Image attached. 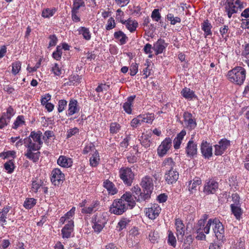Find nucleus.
Wrapping results in <instances>:
<instances>
[{"mask_svg": "<svg viewBox=\"0 0 249 249\" xmlns=\"http://www.w3.org/2000/svg\"><path fill=\"white\" fill-rule=\"evenodd\" d=\"M42 137V133L40 131H31L29 136L25 138L23 141L21 139H19L16 142L15 146L18 147L24 143L26 149L24 152V156L27 159L36 163L38 161L40 156L39 150L43 144Z\"/></svg>", "mask_w": 249, "mask_h": 249, "instance_id": "1", "label": "nucleus"}, {"mask_svg": "<svg viewBox=\"0 0 249 249\" xmlns=\"http://www.w3.org/2000/svg\"><path fill=\"white\" fill-rule=\"evenodd\" d=\"M143 191L139 196L138 200L140 202L148 200L151 196L154 188L153 179L149 176H145L142 178L140 183Z\"/></svg>", "mask_w": 249, "mask_h": 249, "instance_id": "2", "label": "nucleus"}, {"mask_svg": "<svg viewBox=\"0 0 249 249\" xmlns=\"http://www.w3.org/2000/svg\"><path fill=\"white\" fill-rule=\"evenodd\" d=\"M227 76L230 82L238 85H241L246 79V70L242 67H235L228 71Z\"/></svg>", "mask_w": 249, "mask_h": 249, "instance_id": "3", "label": "nucleus"}, {"mask_svg": "<svg viewBox=\"0 0 249 249\" xmlns=\"http://www.w3.org/2000/svg\"><path fill=\"white\" fill-rule=\"evenodd\" d=\"M244 3L240 0H226L224 4V11L229 18L236 14L238 10H242L244 8Z\"/></svg>", "mask_w": 249, "mask_h": 249, "instance_id": "4", "label": "nucleus"}, {"mask_svg": "<svg viewBox=\"0 0 249 249\" xmlns=\"http://www.w3.org/2000/svg\"><path fill=\"white\" fill-rule=\"evenodd\" d=\"M107 221L105 213H97L91 218L92 227L96 233L101 232Z\"/></svg>", "mask_w": 249, "mask_h": 249, "instance_id": "5", "label": "nucleus"}, {"mask_svg": "<svg viewBox=\"0 0 249 249\" xmlns=\"http://www.w3.org/2000/svg\"><path fill=\"white\" fill-rule=\"evenodd\" d=\"M119 176L123 182L128 186H131L134 178V174L131 169L123 167L119 170Z\"/></svg>", "mask_w": 249, "mask_h": 249, "instance_id": "6", "label": "nucleus"}, {"mask_svg": "<svg viewBox=\"0 0 249 249\" xmlns=\"http://www.w3.org/2000/svg\"><path fill=\"white\" fill-rule=\"evenodd\" d=\"M127 205L124 203L120 199L114 200L110 206L109 212L116 215L122 214L127 210Z\"/></svg>", "mask_w": 249, "mask_h": 249, "instance_id": "7", "label": "nucleus"}, {"mask_svg": "<svg viewBox=\"0 0 249 249\" xmlns=\"http://www.w3.org/2000/svg\"><path fill=\"white\" fill-rule=\"evenodd\" d=\"M184 128L189 130L194 129L197 125L195 118L189 112H184L183 114V121L182 123Z\"/></svg>", "mask_w": 249, "mask_h": 249, "instance_id": "8", "label": "nucleus"}, {"mask_svg": "<svg viewBox=\"0 0 249 249\" xmlns=\"http://www.w3.org/2000/svg\"><path fill=\"white\" fill-rule=\"evenodd\" d=\"M172 146V141L169 137L166 138L158 146L157 154L160 157L165 156L170 151Z\"/></svg>", "mask_w": 249, "mask_h": 249, "instance_id": "9", "label": "nucleus"}, {"mask_svg": "<svg viewBox=\"0 0 249 249\" xmlns=\"http://www.w3.org/2000/svg\"><path fill=\"white\" fill-rule=\"evenodd\" d=\"M213 230L217 240L222 242L226 240L224 226L217 218H215V225L213 227Z\"/></svg>", "mask_w": 249, "mask_h": 249, "instance_id": "10", "label": "nucleus"}, {"mask_svg": "<svg viewBox=\"0 0 249 249\" xmlns=\"http://www.w3.org/2000/svg\"><path fill=\"white\" fill-rule=\"evenodd\" d=\"M139 196H136L134 195H132L130 192H126L124 193L120 198L124 203H126L127 208L129 207L132 209L136 204V200H138Z\"/></svg>", "mask_w": 249, "mask_h": 249, "instance_id": "11", "label": "nucleus"}, {"mask_svg": "<svg viewBox=\"0 0 249 249\" xmlns=\"http://www.w3.org/2000/svg\"><path fill=\"white\" fill-rule=\"evenodd\" d=\"M230 141L226 139H222L217 144L214 145V154L216 156L222 155L230 146Z\"/></svg>", "mask_w": 249, "mask_h": 249, "instance_id": "12", "label": "nucleus"}, {"mask_svg": "<svg viewBox=\"0 0 249 249\" xmlns=\"http://www.w3.org/2000/svg\"><path fill=\"white\" fill-rule=\"evenodd\" d=\"M218 183L213 179L207 181L203 187V192L206 195L214 194L217 190Z\"/></svg>", "mask_w": 249, "mask_h": 249, "instance_id": "13", "label": "nucleus"}, {"mask_svg": "<svg viewBox=\"0 0 249 249\" xmlns=\"http://www.w3.org/2000/svg\"><path fill=\"white\" fill-rule=\"evenodd\" d=\"M176 234L179 242H183L185 231V227L183 221L180 219H176L175 222Z\"/></svg>", "mask_w": 249, "mask_h": 249, "instance_id": "14", "label": "nucleus"}, {"mask_svg": "<svg viewBox=\"0 0 249 249\" xmlns=\"http://www.w3.org/2000/svg\"><path fill=\"white\" fill-rule=\"evenodd\" d=\"M200 150L202 155L205 159H209L213 156V147L212 144L206 141H202Z\"/></svg>", "mask_w": 249, "mask_h": 249, "instance_id": "15", "label": "nucleus"}, {"mask_svg": "<svg viewBox=\"0 0 249 249\" xmlns=\"http://www.w3.org/2000/svg\"><path fill=\"white\" fill-rule=\"evenodd\" d=\"M80 107L78 105L77 100L71 98L68 104V108L66 111V115L68 117L71 116L79 112Z\"/></svg>", "mask_w": 249, "mask_h": 249, "instance_id": "16", "label": "nucleus"}, {"mask_svg": "<svg viewBox=\"0 0 249 249\" xmlns=\"http://www.w3.org/2000/svg\"><path fill=\"white\" fill-rule=\"evenodd\" d=\"M193 138L188 141L185 148V152L187 157L193 158L197 155V144L193 141Z\"/></svg>", "mask_w": 249, "mask_h": 249, "instance_id": "17", "label": "nucleus"}, {"mask_svg": "<svg viewBox=\"0 0 249 249\" xmlns=\"http://www.w3.org/2000/svg\"><path fill=\"white\" fill-rule=\"evenodd\" d=\"M51 181L55 185H58L61 181L65 179L64 174L59 168L53 170L51 175Z\"/></svg>", "mask_w": 249, "mask_h": 249, "instance_id": "18", "label": "nucleus"}, {"mask_svg": "<svg viewBox=\"0 0 249 249\" xmlns=\"http://www.w3.org/2000/svg\"><path fill=\"white\" fill-rule=\"evenodd\" d=\"M161 208L157 204H152L150 207L145 209L146 216L151 219H155L160 213Z\"/></svg>", "mask_w": 249, "mask_h": 249, "instance_id": "19", "label": "nucleus"}, {"mask_svg": "<svg viewBox=\"0 0 249 249\" xmlns=\"http://www.w3.org/2000/svg\"><path fill=\"white\" fill-rule=\"evenodd\" d=\"M179 174L176 170H171L166 171L164 178L166 182L169 184H173L177 181L178 178Z\"/></svg>", "mask_w": 249, "mask_h": 249, "instance_id": "20", "label": "nucleus"}, {"mask_svg": "<svg viewBox=\"0 0 249 249\" xmlns=\"http://www.w3.org/2000/svg\"><path fill=\"white\" fill-rule=\"evenodd\" d=\"M74 222L69 220L68 223L61 230V234L63 238H69L71 236L73 231Z\"/></svg>", "mask_w": 249, "mask_h": 249, "instance_id": "21", "label": "nucleus"}, {"mask_svg": "<svg viewBox=\"0 0 249 249\" xmlns=\"http://www.w3.org/2000/svg\"><path fill=\"white\" fill-rule=\"evenodd\" d=\"M100 203L98 200H94L89 206L84 207L81 210V212L85 214H91L100 209Z\"/></svg>", "mask_w": 249, "mask_h": 249, "instance_id": "22", "label": "nucleus"}, {"mask_svg": "<svg viewBox=\"0 0 249 249\" xmlns=\"http://www.w3.org/2000/svg\"><path fill=\"white\" fill-rule=\"evenodd\" d=\"M167 46L164 40L160 38L154 44L152 49L155 51V54L158 55L162 53Z\"/></svg>", "mask_w": 249, "mask_h": 249, "instance_id": "23", "label": "nucleus"}, {"mask_svg": "<svg viewBox=\"0 0 249 249\" xmlns=\"http://www.w3.org/2000/svg\"><path fill=\"white\" fill-rule=\"evenodd\" d=\"M136 95H131L128 97L125 102L124 103L123 108L124 111L128 114H131L132 112V107Z\"/></svg>", "mask_w": 249, "mask_h": 249, "instance_id": "24", "label": "nucleus"}, {"mask_svg": "<svg viewBox=\"0 0 249 249\" xmlns=\"http://www.w3.org/2000/svg\"><path fill=\"white\" fill-rule=\"evenodd\" d=\"M72 160L65 156H60L57 160V163L62 167L69 168L72 165Z\"/></svg>", "mask_w": 249, "mask_h": 249, "instance_id": "25", "label": "nucleus"}, {"mask_svg": "<svg viewBox=\"0 0 249 249\" xmlns=\"http://www.w3.org/2000/svg\"><path fill=\"white\" fill-rule=\"evenodd\" d=\"M103 186L107 189L109 195H114L117 194L118 192V190L115 187V184L108 179H106L104 181Z\"/></svg>", "mask_w": 249, "mask_h": 249, "instance_id": "26", "label": "nucleus"}, {"mask_svg": "<svg viewBox=\"0 0 249 249\" xmlns=\"http://www.w3.org/2000/svg\"><path fill=\"white\" fill-rule=\"evenodd\" d=\"M201 29L204 32L205 37H209L212 36V25L208 19L203 21L201 23Z\"/></svg>", "mask_w": 249, "mask_h": 249, "instance_id": "27", "label": "nucleus"}, {"mask_svg": "<svg viewBox=\"0 0 249 249\" xmlns=\"http://www.w3.org/2000/svg\"><path fill=\"white\" fill-rule=\"evenodd\" d=\"M186 134V132L184 129L182 130L173 140L174 147L175 149H178L182 143L184 136Z\"/></svg>", "mask_w": 249, "mask_h": 249, "instance_id": "28", "label": "nucleus"}, {"mask_svg": "<svg viewBox=\"0 0 249 249\" xmlns=\"http://www.w3.org/2000/svg\"><path fill=\"white\" fill-rule=\"evenodd\" d=\"M180 93L184 98L188 100L197 99V96L195 94L194 91L191 90L189 88H184L182 89Z\"/></svg>", "mask_w": 249, "mask_h": 249, "instance_id": "29", "label": "nucleus"}, {"mask_svg": "<svg viewBox=\"0 0 249 249\" xmlns=\"http://www.w3.org/2000/svg\"><path fill=\"white\" fill-rule=\"evenodd\" d=\"M161 166L166 171L169 170H175L174 167L176 166V163L171 158H165L163 161Z\"/></svg>", "mask_w": 249, "mask_h": 249, "instance_id": "30", "label": "nucleus"}, {"mask_svg": "<svg viewBox=\"0 0 249 249\" xmlns=\"http://www.w3.org/2000/svg\"><path fill=\"white\" fill-rule=\"evenodd\" d=\"M114 38L119 41L121 45L125 44L128 41V38L122 31L115 32L114 34Z\"/></svg>", "mask_w": 249, "mask_h": 249, "instance_id": "31", "label": "nucleus"}, {"mask_svg": "<svg viewBox=\"0 0 249 249\" xmlns=\"http://www.w3.org/2000/svg\"><path fill=\"white\" fill-rule=\"evenodd\" d=\"M124 25L128 30H129L131 33H133L138 27V23L135 20L128 18L127 20H125Z\"/></svg>", "mask_w": 249, "mask_h": 249, "instance_id": "32", "label": "nucleus"}, {"mask_svg": "<svg viewBox=\"0 0 249 249\" xmlns=\"http://www.w3.org/2000/svg\"><path fill=\"white\" fill-rule=\"evenodd\" d=\"M201 183V180L199 178H195L193 180L189 182L188 190L191 194L195 193L196 191V187Z\"/></svg>", "mask_w": 249, "mask_h": 249, "instance_id": "33", "label": "nucleus"}, {"mask_svg": "<svg viewBox=\"0 0 249 249\" xmlns=\"http://www.w3.org/2000/svg\"><path fill=\"white\" fill-rule=\"evenodd\" d=\"M231 213L234 215L236 219L241 218L243 213V210L241 208V205H230Z\"/></svg>", "mask_w": 249, "mask_h": 249, "instance_id": "34", "label": "nucleus"}, {"mask_svg": "<svg viewBox=\"0 0 249 249\" xmlns=\"http://www.w3.org/2000/svg\"><path fill=\"white\" fill-rule=\"evenodd\" d=\"M79 35H82L83 38L89 41L91 39V34L89 28L85 27H80L78 29Z\"/></svg>", "mask_w": 249, "mask_h": 249, "instance_id": "35", "label": "nucleus"}, {"mask_svg": "<svg viewBox=\"0 0 249 249\" xmlns=\"http://www.w3.org/2000/svg\"><path fill=\"white\" fill-rule=\"evenodd\" d=\"M140 117L142 123H146L149 124H151L155 118L154 114L152 113L140 114Z\"/></svg>", "mask_w": 249, "mask_h": 249, "instance_id": "36", "label": "nucleus"}, {"mask_svg": "<svg viewBox=\"0 0 249 249\" xmlns=\"http://www.w3.org/2000/svg\"><path fill=\"white\" fill-rule=\"evenodd\" d=\"M207 218V216H204L203 219H200L197 223L194 226L193 229L194 233H198L200 231H204V226H205V221Z\"/></svg>", "mask_w": 249, "mask_h": 249, "instance_id": "37", "label": "nucleus"}, {"mask_svg": "<svg viewBox=\"0 0 249 249\" xmlns=\"http://www.w3.org/2000/svg\"><path fill=\"white\" fill-rule=\"evenodd\" d=\"M25 125V121L24 116L23 115H18L15 120L12 128L14 129H17L19 127Z\"/></svg>", "mask_w": 249, "mask_h": 249, "instance_id": "38", "label": "nucleus"}, {"mask_svg": "<svg viewBox=\"0 0 249 249\" xmlns=\"http://www.w3.org/2000/svg\"><path fill=\"white\" fill-rule=\"evenodd\" d=\"M44 182L41 179H36L32 182L31 191L36 193L39 191L40 188L43 187Z\"/></svg>", "mask_w": 249, "mask_h": 249, "instance_id": "39", "label": "nucleus"}, {"mask_svg": "<svg viewBox=\"0 0 249 249\" xmlns=\"http://www.w3.org/2000/svg\"><path fill=\"white\" fill-rule=\"evenodd\" d=\"M99 161L100 157L99 153L97 150H95L94 153L92 154L91 157L90 158V165L92 167H96L99 164Z\"/></svg>", "mask_w": 249, "mask_h": 249, "instance_id": "40", "label": "nucleus"}, {"mask_svg": "<svg viewBox=\"0 0 249 249\" xmlns=\"http://www.w3.org/2000/svg\"><path fill=\"white\" fill-rule=\"evenodd\" d=\"M37 200L34 198H27L24 202V207L28 210L33 208L36 204Z\"/></svg>", "mask_w": 249, "mask_h": 249, "instance_id": "41", "label": "nucleus"}, {"mask_svg": "<svg viewBox=\"0 0 249 249\" xmlns=\"http://www.w3.org/2000/svg\"><path fill=\"white\" fill-rule=\"evenodd\" d=\"M56 11L55 8H46L42 10L41 16L44 18H50L54 15Z\"/></svg>", "mask_w": 249, "mask_h": 249, "instance_id": "42", "label": "nucleus"}, {"mask_svg": "<svg viewBox=\"0 0 249 249\" xmlns=\"http://www.w3.org/2000/svg\"><path fill=\"white\" fill-rule=\"evenodd\" d=\"M147 228L148 231H150L148 235L149 240L152 243H155L158 238L157 232H155V231H153L154 228H153L151 225L147 226Z\"/></svg>", "mask_w": 249, "mask_h": 249, "instance_id": "43", "label": "nucleus"}, {"mask_svg": "<svg viewBox=\"0 0 249 249\" xmlns=\"http://www.w3.org/2000/svg\"><path fill=\"white\" fill-rule=\"evenodd\" d=\"M10 209V207H4L2 211L0 212V223H2L3 225L6 224L7 215Z\"/></svg>", "mask_w": 249, "mask_h": 249, "instance_id": "44", "label": "nucleus"}, {"mask_svg": "<svg viewBox=\"0 0 249 249\" xmlns=\"http://www.w3.org/2000/svg\"><path fill=\"white\" fill-rule=\"evenodd\" d=\"M15 113L14 109L11 106H10L7 108L6 112L2 113L1 116L7 119V121H10L11 119L14 115Z\"/></svg>", "mask_w": 249, "mask_h": 249, "instance_id": "45", "label": "nucleus"}, {"mask_svg": "<svg viewBox=\"0 0 249 249\" xmlns=\"http://www.w3.org/2000/svg\"><path fill=\"white\" fill-rule=\"evenodd\" d=\"M121 125L116 122L111 123L110 124L109 132L111 134L114 135L118 133L121 130Z\"/></svg>", "mask_w": 249, "mask_h": 249, "instance_id": "46", "label": "nucleus"}, {"mask_svg": "<svg viewBox=\"0 0 249 249\" xmlns=\"http://www.w3.org/2000/svg\"><path fill=\"white\" fill-rule=\"evenodd\" d=\"M15 164L13 160H9L4 164V168L7 172L11 174L13 172L15 169Z\"/></svg>", "mask_w": 249, "mask_h": 249, "instance_id": "47", "label": "nucleus"}, {"mask_svg": "<svg viewBox=\"0 0 249 249\" xmlns=\"http://www.w3.org/2000/svg\"><path fill=\"white\" fill-rule=\"evenodd\" d=\"M142 145L145 148H147L150 145V137L148 135H142L140 139Z\"/></svg>", "mask_w": 249, "mask_h": 249, "instance_id": "48", "label": "nucleus"}, {"mask_svg": "<svg viewBox=\"0 0 249 249\" xmlns=\"http://www.w3.org/2000/svg\"><path fill=\"white\" fill-rule=\"evenodd\" d=\"M167 20L170 21L171 25H175L177 23L181 22V19L178 17H174L173 14L169 13L166 16Z\"/></svg>", "mask_w": 249, "mask_h": 249, "instance_id": "49", "label": "nucleus"}, {"mask_svg": "<svg viewBox=\"0 0 249 249\" xmlns=\"http://www.w3.org/2000/svg\"><path fill=\"white\" fill-rule=\"evenodd\" d=\"M69 82L68 84L69 85H75L77 84H79L81 82V80L82 79V76H79L77 74L72 75L69 77Z\"/></svg>", "mask_w": 249, "mask_h": 249, "instance_id": "50", "label": "nucleus"}, {"mask_svg": "<svg viewBox=\"0 0 249 249\" xmlns=\"http://www.w3.org/2000/svg\"><path fill=\"white\" fill-rule=\"evenodd\" d=\"M16 157V152L15 151H7L0 153V157L4 159L12 158L14 159Z\"/></svg>", "mask_w": 249, "mask_h": 249, "instance_id": "51", "label": "nucleus"}, {"mask_svg": "<svg viewBox=\"0 0 249 249\" xmlns=\"http://www.w3.org/2000/svg\"><path fill=\"white\" fill-rule=\"evenodd\" d=\"M73 4L71 8L79 10L80 8L85 7V0H72Z\"/></svg>", "mask_w": 249, "mask_h": 249, "instance_id": "52", "label": "nucleus"}, {"mask_svg": "<svg viewBox=\"0 0 249 249\" xmlns=\"http://www.w3.org/2000/svg\"><path fill=\"white\" fill-rule=\"evenodd\" d=\"M62 54V48H61L60 46H57L56 48V51L53 53L52 56L54 59L59 60L61 58Z\"/></svg>", "mask_w": 249, "mask_h": 249, "instance_id": "53", "label": "nucleus"}, {"mask_svg": "<svg viewBox=\"0 0 249 249\" xmlns=\"http://www.w3.org/2000/svg\"><path fill=\"white\" fill-rule=\"evenodd\" d=\"M130 220L126 218H122L118 222L117 228L119 229L120 231L124 229L125 228L126 225L129 223Z\"/></svg>", "mask_w": 249, "mask_h": 249, "instance_id": "54", "label": "nucleus"}, {"mask_svg": "<svg viewBox=\"0 0 249 249\" xmlns=\"http://www.w3.org/2000/svg\"><path fill=\"white\" fill-rule=\"evenodd\" d=\"M215 225V218L214 219H209L207 221L206 225L204 226V232L206 234H208L210 232L211 226H212V227L214 226Z\"/></svg>", "mask_w": 249, "mask_h": 249, "instance_id": "55", "label": "nucleus"}, {"mask_svg": "<svg viewBox=\"0 0 249 249\" xmlns=\"http://www.w3.org/2000/svg\"><path fill=\"white\" fill-rule=\"evenodd\" d=\"M168 243L171 246L175 247L176 246V239L172 231H168Z\"/></svg>", "mask_w": 249, "mask_h": 249, "instance_id": "56", "label": "nucleus"}, {"mask_svg": "<svg viewBox=\"0 0 249 249\" xmlns=\"http://www.w3.org/2000/svg\"><path fill=\"white\" fill-rule=\"evenodd\" d=\"M51 71L54 75L58 76H60L62 73V70L57 63H54L53 65Z\"/></svg>", "mask_w": 249, "mask_h": 249, "instance_id": "57", "label": "nucleus"}, {"mask_svg": "<svg viewBox=\"0 0 249 249\" xmlns=\"http://www.w3.org/2000/svg\"><path fill=\"white\" fill-rule=\"evenodd\" d=\"M141 118L140 115H138L136 117L133 118L130 122V125L133 128H137L138 126L140 125L141 123Z\"/></svg>", "mask_w": 249, "mask_h": 249, "instance_id": "58", "label": "nucleus"}, {"mask_svg": "<svg viewBox=\"0 0 249 249\" xmlns=\"http://www.w3.org/2000/svg\"><path fill=\"white\" fill-rule=\"evenodd\" d=\"M12 72L13 74H18L21 69V63L19 61H16L12 63Z\"/></svg>", "mask_w": 249, "mask_h": 249, "instance_id": "59", "label": "nucleus"}, {"mask_svg": "<svg viewBox=\"0 0 249 249\" xmlns=\"http://www.w3.org/2000/svg\"><path fill=\"white\" fill-rule=\"evenodd\" d=\"M67 105V102L66 100L62 99L58 101L57 105V110L59 113L62 112L64 111Z\"/></svg>", "mask_w": 249, "mask_h": 249, "instance_id": "60", "label": "nucleus"}, {"mask_svg": "<svg viewBox=\"0 0 249 249\" xmlns=\"http://www.w3.org/2000/svg\"><path fill=\"white\" fill-rule=\"evenodd\" d=\"M78 12H79V10L71 8V19H72V20L74 22H78L80 21V18L78 16Z\"/></svg>", "mask_w": 249, "mask_h": 249, "instance_id": "61", "label": "nucleus"}, {"mask_svg": "<svg viewBox=\"0 0 249 249\" xmlns=\"http://www.w3.org/2000/svg\"><path fill=\"white\" fill-rule=\"evenodd\" d=\"M151 18L154 21L157 22H158L160 20L161 16L158 9H155L152 11L151 14Z\"/></svg>", "mask_w": 249, "mask_h": 249, "instance_id": "62", "label": "nucleus"}, {"mask_svg": "<svg viewBox=\"0 0 249 249\" xmlns=\"http://www.w3.org/2000/svg\"><path fill=\"white\" fill-rule=\"evenodd\" d=\"M95 150H96L95 148L94 145L92 143H90L87 145L85 147V148L83 149V153L84 154H87L91 152L94 153V151H95Z\"/></svg>", "mask_w": 249, "mask_h": 249, "instance_id": "63", "label": "nucleus"}, {"mask_svg": "<svg viewBox=\"0 0 249 249\" xmlns=\"http://www.w3.org/2000/svg\"><path fill=\"white\" fill-rule=\"evenodd\" d=\"M50 42L49 43V47H53L56 45L58 42V39L56 35H51L49 36Z\"/></svg>", "mask_w": 249, "mask_h": 249, "instance_id": "64", "label": "nucleus"}]
</instances>
